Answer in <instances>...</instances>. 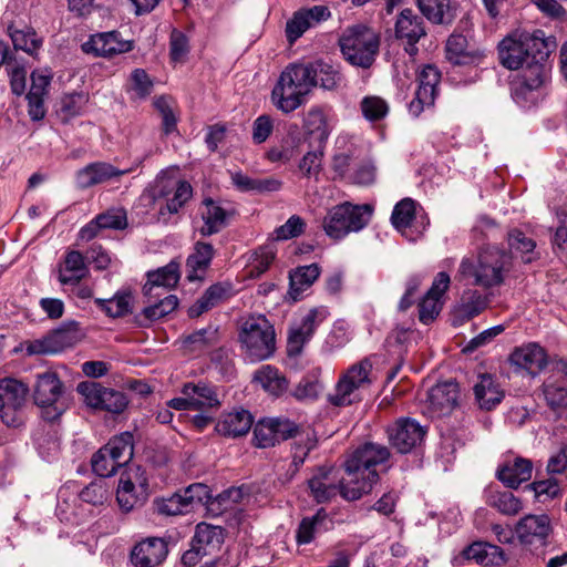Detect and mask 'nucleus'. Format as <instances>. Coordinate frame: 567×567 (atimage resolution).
<instances>
[{"instance_id": "f257e3e1", "label": "nucleus", "mask_w": 567, "mask_h": 567, "mask_svg": "<svg viewBox=\"0 0 567 567\" xmlns=\"http://www.w3.org/2000/svg\"><path fill=\"white\" fill-rule=\"evenodd\" d=\"M390 457L386 446L368 442L353 450L343 463L344 476L332 466H322L308 481L317 503H327L338 494L346 501H357L372 491L379 481L375 466Z\"/></svg>"}, {"instance_id": "f03ea898", "label": "nucleus", "mask_w": 567, "mask_h": 567, "mask_svg": "<svg viewBox=\"0 0 567 567\" xmlns=\"http://www.w3.org/2000/svg\"><path fill=\"white\" fill-rule=\"evenodd\" d=\"M512 256L495 246L483 247L477 256L462 258L455 279L458 281L473 280L483 288H492L503 284L505 274L509 271Z\"/></svg>"}, {"instance_id": "7ed1b4c3", "label": "nucleus", "mask_w": 567, "mask_h": 567, "mask_svg": "<svg viewBox=\"0 0 567 567\" xmlns=\"http://www.w3.org/2000/svg\"><path fill=\"white\" fill-rule=\"evenodd\" d=\"M315 87L305 63H290L280 73L272 91L271 102L282 113H291L306 102Z\"/></svg>"}, {"instance_id": "20e7f679", "label": "nucleus", "mask_w": 567, "mask_h": 567, "mask_svg": "<svg viewBox=\"0 0 567 567\" xmlns=\"http://www.w3.org/2000/svg\"><path fill=\"white\" fill-rule=\"evenodd\" d=\"M556 43L551 38H545L542 30L534 33H522L505 38L498 45L499 61L508 70H518L535 54L548 59Z\"/></svg>"}, {"instance_id": "39448f33", "label": "nucleus", "mask_w": 567, "mask_h": 567, "mask_svg": "<svg viewBox=\"0 0 567 567\" xmlns=\"http://www.w3.org/2000/svg\"><path fill=\"white\" fill-rule=\"evenodd\" d=\"M380 34L372 28L358 23L344 29L339 45L351 65L369 69L375 61L380 50Z\"/></svg>"}, {"instance_id": "423d86ee", "label": "nucleus", "mask_w": 567, "mask_h": 567, "mask_svg": "<svg viewBox=\"0 0 567 567\" xmlns=\"http://www.w3.org/2000/svg\"><path fill=\"white\" fill-rule=\"evenodd\" d=\"M373 212L374 208L370 204L344 202L327 210L321 226L329 238L341 240L350 233H358L367 227Z\"/></svg>"}, {"instance_id": "0eeeda50", "label": "nucleus", "mask_w": 567, "mask_h": 567, "mask_svg": "<svg viewBox=\"0 0 567 567\" xmlns=\"http://www.w3.org/2000/svg\"><path fill=\"white\" fill-rule=\"evenodd\" d=\"M239 339L251 361L266 360L276 349L274 327L264 316L246 319L243 323Z\"/></svg>"}, {"instance_id": "6e6552de", "label": "nucleus", "mask_w": 567, "mask_h": 567, "mask_svg": "<svg viewBox=\"0 0 567 567\" xmlns=\"http://www.w3.org/2000/svg\"><path fill=\"white\" fill-rule=\"evenodd\" d=\"M372 363L363 359L349 367L339 378L329 402L336 406H347L361 400V391L371 384Z\"/></svg>"}, {"instance_id": "1a4fd4ad", "label": "nucleus", "mask_w": 567, "mask_h": 567, "mask_svg": "<svg viewBox=\"0 0 567 567\" xmlns=\"http://www.w3.org/2000/svg\"><path fill=\"white\" fill-rule=\"evenodd\" d=\"M134 454L133 435L124 432L114 436L101 447L92 457V468L101 477H109L117 468L128 464Z\"/></svg>"}, {"instance_id": "9d476101", "label": "nucleus", "mask_w": 567, "mask_h": 567, "mask_svg": "<svg viewBox=\"0 0 567 567\" xmlns=\"http://www.w3.org/2000/svg\"><path fill=\"white\" fill-rule=\"evenodd\" d=\"M35 404L45 421H56L68 409L63 384L54 372L39 374L33 393Z\"/></svg>"}, {"instance_id": "9b49d317", "label": "nucleus", "mask_w": 567, "mask_h": 567, "mask_svg": "<svg viewBox=\"0 0 567 567\" xmlns=\"http://www.w3.org/2000/svg\"><path fill=\"white\" fill-rule=\"evenodd\" d=\"M538 53L533 55L513 83L512 93L518 103L534 102L536 93L550 79V65L547 63V59H540Z\"/></svg>"}, {"instance_id": "f8f14e48", "label": "nucleus", "mask_w": 567, "mask_h": 567, "mask_svg": "<svg viewBox=\"0 0 567 567\" xmlns=\"http://www.w3.org/2000/svg\"><path fill=\"white\" fill-rule=\"evenodd\" d=\"M150 496L148 478L140 466L131 467L121 474L116 501L124 513L144 505Z\"/></svg>"}, {"instance_id": "ddd939ff", "label": "nucleus", "mask_w": 567, "mask_h": 567, "mask_svg": "<svg viewBox=\"0 0 567 567\" xmlns=\"http://www.w3.org/2000/svg\"><path fill=\"white\" fill-rule=\"evenodd\" d=\"M76 390L83 396L86 405L95 410L120 414L128 404V400L123 392L103 386L95 381L81 382Z\"/></svg>"}, {"instance_id": "4468645a", "label": "nucleus", "mask_w": 567, "mask_h": 567, "mask_svg": "<svg viewBox=\"0 0 567 567\" xmlns=\"http://www.w3.org/2000/svg\"><path fill=\"white\" fill-rule=\"evenodd\" d=\"M157 197L164 198L165 203L158 208V220L168 223L173 215L178 214L183 206L192 198L193 188L186 181L161 178L156 184Z\"/></svg>"}, {"instance_id": "2eb2a0df", "label": "nucleus", "mask_w": 567, "mask_h": 567, "mask_svg": "<svg viewBox=\"0 0 567 567\" xmlns=\"http://www.w3.org/2000/svg\"><path fill=\"white\" fill-rule=\"evenodd\" d=\"M82 338L79 323L70 321L63 323L60 328L40 340L28 343L25 350L28 354H53L73 347Z\"/></svg>"}, {"instance_id": "dca6fc26", "label": "nucleus", "mask_w": 567, "mask_h": 567, "mask_svg": "<svg viewBox=\"0 0 567 567\" xmlns=\"http://www.w3.org/2000/svg\"><path fill=\"white\" fill-rule=\"evenodd\" d=\"M299 433V426L287 417H267L258 421L254 429V443L257 447L275 446Z\"/></svg>"}, {"instance_id": "f3484780", "label": "nucleus", "mask_w": 567, "mask_h": 567, "mask_svg": "<svg viewBox=\"0 0 567 567\" xmlns=\"http://www.w3.org/2000/svg\"><path fill=\"white\" fill-rule=\"evenodd\" d=\"M28 388L16 379L0 381V416L9 426H19V411L25 403Z\"/></svg>"}, {"instance_id": "a211bd4d", "label": "nucleus", "mask_w": 567, "mask_h": 567, "mask_svg": "<svg viewBox=\"0 0 567 567\" xmlns=\"http://www.w3.org/2000/svg\"><path fill=\"white\" fill-rule=\"evenodd\" d=\"M394 33L395 38L404 43V51L414 56L419 51L416 43L426 35V30L419 14L412 9H404L396 18Z\"/></svg>"}, {"instance_id": "6ab92c4d", "label": "nucleus", "mask_w": 567, "mask_h": 567, "mask_svg": "<svg viewBox=\"0 0 567 567\" xmlns=\"http://www.w3.org/2000/svg\"><path fill=\"white\" fill-rule=\"evenodd\" d=\"M329 312L324 307L310 309L300 320L291 326L288 334L289 354H299L315 333V330L327 319Z\"/></svg>"}, {"instance_id": "aec40b11", "label": "nucleus", "mask_w": 567, "mask_h": 567, "mask_svg": "<svg viewBox=\"0 0 567 567\" xmlns=\"http://www.w3.org/2000/svg\"><path fill=\"white\" fill-rule=\"evenodd\" d=\"M388 435L398 452L409 453L423 441L425 430L415 420L401 417L388 427Z\"/></svg>"}, {"instance_id": "412c9836", "label": "nucleus", "mask_w": 567, "mask_h": 567, "mask_svg": "<svg viewBox=\"0 0 567 567\" xmlns=\"http://www.w3.org/2000/svg\"><path fill=\"white\" fill-rule=\"evenodd\" d=\"M417 79L419 86L415 96L409 104V112L414 117H417L425 107L434 104L441 73L434 65L429 64L422 69Z\"/></svg>"}, {"instance_id": "4be33fe9", "label": "nucleus", "mask_w": 567, "mask_h": 567, "mask_svg": "<svg viewBox=\"0 0 567 567\" xmlns=\"http://www.w3.org/2000/svg\"><path fill=\"white\" fill-rule=\"evenodd\" d=\"M458 402V385L450 380L434 385L427 395L426 410L431 417H441L452 413Z\"/></svg>"}, {"instance_id": "5701e85b", "label": "nucleus", "mask_w": 567, "mask_h": 567, "mask_svg": "<svg viewBox=\"0 0 567 567\" xmlns=\"http://www.w3.org/2000/svg\"><path fill=\"white\" fill-rule=\"evenodd\" d=\"M167 544L158 537H150L134 546L131 561L135 567H157L166 558Z\"/></svg>"}, {"instance_id": "b1692460", "label": "nucleus", "mask_w": 567, "mask_h": 567, "mask_svg": "<svg viewBox=\"0 0 567 567\" xmlns=\"http://www.w3.org/2000/svg\"><path fill=\"white\" fill-rule=\"evenodd\" d=\"M132 48V42L121 40L115 31L94 34L82 45L84 52L104 58L128 52Z\"/></svg>"}, {"instance_id": "393cba45", "label": "nucleus", "mask_w": 567, "mask_h": 567, "mask_svg": "<svg viewBox=\"0 0 567 567\" xmlns=\"http://www.w3.org/2000/svg\"><path fill=\"white\" fill-rule=\"evenodd\" d=\"M131 168L118 169L106 162H94L76 172V185L85 189L131 173Z\"/></svg>"}, {"instance_id": "a878e982", "label": "nucleus", "mask_w": 567, "mask_h": 567, "mask_svg": "<svg viewBox=\"0 0 567 567\" xmlns=\"http://www.w3.org/2000/svg\"><path fill=\"white\" fill-rule=\"evenodd\" d=\"M515 533L523 544L544 542L551 533L550 519L545 514L526 515L517 522Z\"/></svg>"}, {"instance_id": "bb28decb", "label": "nucleus", "mask_w": 567, "mask_h": 567, "mask_svg": "<svg viewBox=\"0 0 567 567\" xmlns=\"http://www.w3.org/2000/svg\"><path fill=\"white\" fill-rule=\"evenodd\" d=\"M181 392L183 395H189L193 410L207 411L218 409L221 404L215 386L205 382L185 383Z\"/></svg>"}, {"instance_id": "cd10ccee", "label": "nucleus", "mask_w": 567, "mask_h": 567, "mask_svg": "<svg viewBox=\"0 0 567 567\" xmlns=\"http://www.w3.org/2000/svg\"><path fill=\"white\" fill-rule=\"evenodd\" d=\"M533 463L528 458L515 457L506 461L497 470V478L509 488H517L522 483L530 480Z\"/></svg>"}, {"instance_id": "c85d7f7f", "label": "nucleus", "mask_w": 567, "mask_h": 567, "mask_svg": "<svg viewBox=\"0 0 567 567\" xmlns=\"http://www.w3.org/2000/svg\"><path fill=\"white\" fill-rule=\"evenodd\" d=\"M462 558L485 566H501L507 561L502 548L485 542H474L464 548Z\"/></svg>"}, {"instance_id": "c756f323", "label": "nucleus", "mask_w": 567, "mask_h": 567, "mask_svg": "<svg viewBox=\"0 0 567 567\" xmlns=\"http://www.w3.org/2000/svg\"><path fill=\"white\" fill-rule=\"evenodd\" d=\"M254 419L247 410H237L224 414L216 424V431L224 436L237 437L248 433Z\"/></svg>"}, {"instance_id": "7c9ffc66", "label": "nucleus", "mask_w": 567, "mask_h": 567, "mask_svg": "<svg viewBox=\"0 0 567 567\" xmlns=\"http://www.w3.org/2000/svg\"><path fill=\"white\" fill-rule=\"evenodd\" d=\"M89 275V268L84 256L78 250H71L65 255L63 265L59 268L58 279L62 285H78Z\"/></svg>"}, {"instance_id": "2f4dec72", "label": "nucleus", "mask_w": 567, "mask_h": 567, "mask_svg": "<svg viewBox=\"0 0 567 567\" xmlns=\"http://www.w3.org/2000/svg\"><path fill=\"white\" fill-rule=\"evenodd\" d=\"M179 277V264L171 261L157 270L147 272V281L143 287V292L146 297H152L156 288H174Z\"/></svg>"}, {"instance_id": "473e14b6", "label": "nucleus", "mask_w": 567, "mask_h": 567, "mask_svg": "<svg viewBox=\"0 0 567 567\" xmlns=\"http://www.w3.org/2000/svg\"><path fill=\"white\" fill-rule=\"evenodd\" d=\"M511 361L518 368L534 374L546 365V354L542 347L536 343H529L516 349L511 354Z\"/></svg>"}, {"instance_id": "72a5a7b5", "label": "nucleus", "mask_w": 567, "mask_h": 567, "mask_svg": "<svg viewBox=\"0 0 567 567\" xmlns=\"http://www.w3.org/2000/svg\"><path fill=\"white\" fill-rule=\"evenodd\" d=\"M305 65L310 71V81L315 82V87L320 84L324 90H334L342 80L339 69L323 60H316Z\"/></svg>"}, {"instance_id": "f704fd0d", "label": "nucleus", "mask_w": 567, "mask_h": 567, "mask_svg": "<svg viewBox=\"0 0 567 567\" xmlns=\"http://www.w3.org/2000/svg\"><path fill=\"white\" fill-rule=\"evenodd\" d=\"M223 542V528L206 523H200L196 526L195 535L192 539L194 546H197L206 555H212L218 550Z\"/></svg>"}, {"instance_id": "c9c22d12", "label": "nucleus", "mask_w": 567, "mask_h": 567, "mask_svg": "<svg viewBox=\"0 0 567 567\" xmlns=\"http://www.w3.org/2000/svg\"><path fill=\"white\" fill-rule=\"evenodd\" d=\"M474 393L480 406L485 410L494 409L504 398V392L489 374L481 377L474 386Z\"/></svg>"}, {"instance_id": "e433bc0d", "label": "nucleus", "mask_w": 567, "mask_h": 567, "mask_svg": "<svg viewBox=\"0 0 567 567\" xmlns=\"http://www.w3.org/2000/svg\"><path fill=\"white\" fill-rule=\"evenodd\" d=\"M96 306L111 318L124 317L133 311L134 297L127 289L117 291L110 299L97 298Z\"/></svg>"}, {"instance_id": "4c0bfd02", "label": "nucleus", "mask_w": 567, "mask_h": 567, "mask_svg": "<svg viewBox=\"0 0 567 567\" xmlns=\"http://www.w3.org/2000/svg\"><path fill=\"white\" fill-rule=\"evenodd\" d=\"M320 272L321 270L318 264L301 266L290 272V297L295 301L298 300L301 293L319 278Z\"/></svg>"}, {"instance_id": "58836bf2", "label": "nucleus", "mask_w": 567, "mask_h": 567, "mask_svg": "<svg viewBox=\"0 0 567 567\" xmlns=\"http://www.w3.org/2000/svg\"><path fill=\"white\" fill-rule=\"evenodd\" d=\"M416 2L423 16L433 23H451L454 19L451 0H416Z\"/></svg>"}, {"instance_id": "ea45409f", "label": "nucleus", "mask_w": 567, "mask_h": 567, "mask_svg": "<svg viewBox=\"0 0 567 567\" xmlns=\"http://www.w3.org/2000/svg\"><path fill=\"white\" fill-rule=\"evenodd\" d=\"M254 381L274 396H279L288 389V381L285 375L271 365H262L257 370Z\"/></svg>"}, {"instance_id": "a19ab883", "label": "nucleus", "mask_w": 567, "mask_h": 567, "mask_svg": "<svg viewBox=\"0 0 567 567\" xmlns=\"http://www.w3.org/2000/svg\"><path fill=\"white\" fill-rule=\"evenodd\" d=\"M446 59L455 65L473 63L478 54L468 50V43L464 35L452 34L446 41Z\"/></svg>"}, {"instance_id": "79ce46f5", "label": "nucleus", "mask_w": 567, "mask_h": 567, "mask_svg": "<svg viewBox=\"0 0 567 567\" xmlns=\"http://www.w3.org/2000/svg\"><path fill=\"white\" fill-rule=\"evenodd\" d=\"M205 210L202 213L204 225L199 233L202 236H210L219 233L226 226V212L213 199L204 200Z\"/></svg>"}, {"instance_id": "37998d69", "label": "nucleus", "mask_w": 567, "mask_h": 567, "mask_svg": "<svg viewBox=\"0 0 567 567\" xmlns=\"http://www.w3.org/2000/svg\"><path fill=\"white\" fill-rule=\"evenodd\" d=\"M303 128L320 143L327 141L330 127L323 110L318 106L311 107L305 115Z\"/></svg>"}, {"instance_id": "c03bdc74", "label": "nucleus", "mask_w": 567, "mask_h": 567, "mask_svg": "<svg viewBox=\"0 0 567 567\" xmlns=\"http://www.w3.org/2000/svg\"><path fill=\"white\" fill-rule=\"evenodd\" d=\"M487 504L507 516H515L523 509L522 501L507 491L491 492L487 497Z\"/></svg>"}, {"instance_id": "a18cd8bd", "label": "nucleus", "mask_w": 567, "mask_h": 567, "mask_svg": "<svg viewBox=\"0 0 567 567\" xmlns=\"http://www.w3.org/2000/svg\"><path fill=\"white\" fill-rule=\"evenodd\" d=\"M508 245L512 254L519 256L525 264L532 262L536 257L535 241L518 229L508 234Z\"/></svg>"}, {"instance_id": "49530a36", "label": "nucleus", "mask_w": 567, "mask_h": 567, "mask_svg": "<svg viewBox=\"0 0 567 567\" xmlns=\"http://www.w3.org/2000/svg\"><path fill=\"white\" fill-rule=\"evenodd\" d=\"M214 252V247L208 243L195 244L194 252L187 258V266L192 268V272L187 276L188 280L197 278L195 275L197 270H205L209 266Z\"/></svg>"}, {"instance_id": "de8ad7c7", "label": "nucleus", "mask_w": 567, "mask_h": 567, "mask_svg": "<svg viewBox=\"0 0 567 567\" xmlns=\"http://www.w3.org/2000/svg\"><path fill=\"white\" fill-rule=\"evenodd\" d=\"M154 509L157 514L163 516H176L189 512L181 492H177L169 497L155 499Z\"/></svg>"}, {"instance_id": "09e8293b", "label": "nucleus", "mask_w": 567, "mask_h": 567, "mask_svg": "<svg viewBox=\"0 0 567 567\" xmlns=\"http://www.w3.org/2000/svg\"><path fill=\"white\" fill-rule=\"evenodd\" d=\"M415 216V203L411 198L400 200L393 208L391 215L392 225L398 230L406 229Z\"/></svg>"}, {"instance_id": "8fccbe9b", "label": "nucleus", "mask_w": 567, "mask_h": 567, "mask_svg": "<svg viewBox=\"0 0 567 567\" xmlns=\"http://www.w3.org/2000/svg\"><path fill=\"white\" fill-rule=\"evenodd\" d=\"M275 255V250L270 246L258 248L251 256L247 270L248 275L255 278L262 275L272 264Z\"/></svg>"}, {"instance_id": "3c124183", "label": "nucleus", "mask_w": 567, "mask_h": 567, "mask_svg": "<svg viewBox=\"0 0 567 567\" xmlns=\"http://www.w3.org/2000/svg\"><path fill=\"white\" fill-rule=\"evenodd\" d=\"M9 35L16 50H22L29 54H33L41 44L35 32L30 29L18 30L9 27Z\"/></svg>"}, {"instance_id": "603ef678", "label": "nucleus", "mask_w": 567, "mask_h": 567, "mask_svg": "<svg viewBox=\"0 0 567 567\" xmlns=\"http://www.w3.org/2000/svg\"><path fill=\"white\" fill-rule=\"evenodd\" d=\"M317 446V439L315 435H307V437L299 440L293 443L291 449V475H295L299 468L303 465L310 451Z\"/></svg>"}, {"instance_id": "864d4df0", "label": "nucleus", "mask_w": 567, "mask_h": 567, "mask_svg": "<svg viewBox=\"0 0 567 567\" xmlns=\"http://www.w3.org/2000/svg\"><path fill=\"white\" fill-rule=\"evenodd\" d=\"M360 107L363 116L371 122L380 121L389 113L386 101L375 95L363 97Z\"/></svg>"}, {"instance_id": "5fc2aeb1", "label": "nucleus", "mask_w": 567, "mask_h": 567, "mask_svg": "<svg viewBox=\"0 0 567 567\" xmlns=\"http://www.w3.org/2000/svg\"><path fill=\"white\" fill-rule=\"evenodd\" d=\"M177 306V297L174 295H168L161 299L158 302L144 308L142 316L147 321H155L173 312Z\"/></svg>"}, {"instance_id": "6e6d98bb", "label": "nucleus", "mask_w": 567, "mask_h": 567, "mask_svg": "<svg viewBox=\"0 0 567 567\" xmlns=\"http://www.w3.org/2000/svg\"><path fill=\"white\" fill-rule=\"evenodd\" d=\"M487 307V299L478 291L468 290L462 297L460 311L463 317L471 319L480 315Z\"/></svg>"}, {"instance_id": "4d7b16f0", "label": "nucleus", "mask_w": 567, "mask_h": 567, "mask_svg": "<svg viewBox=\"0 0 567 567\" xmlns=\"http://www.w3.org/2000/svg\"><path fill=\"white\" fill-rule=\"evenodd\" d=\"M109 497V488L102 478L90 483L80 492V498L92 505H103Z\"/></svg>"}, {"instance_id": "13d9d810", "label": "nucleus", "mask_w": 567, "mask_h": 567, "mask_svg": "<svg viewBox=\"0 0 567 567\" xmlns=\"http://www.w3.org/2000/svg\"><path fill=\"white\" fill-rule=\"evenodd\" d=\"M153 104L162 116L165 134L174 132L176 130L177 118L175 116L173 101L167 96H159L154 100Z\"/></svg>"}, {"instance_id": "bf43d9fd", "label": "nucleus", "mask_w": 567, "mask_h": 567, "mask_svg": "<svg viewBox=\"0 0 567 567\" xmlns=\"http://www.w3.org/2000/svg\"><path fill=\"white\" fill-rule=\"evenodd\" d=\"M307 223L299 215L290 216L287 221L276 228L275 234L278 240H288L301 236L306 231Z\"/></svg>"}, {"instance_id": "052dcab7", "label": "nucleus", "mask_w": 567, "mask_h": 567, "mask_svg": "<svg viewBox=\"0 0 567 567\" xmlns=\"http://www.w3.org/2000/svg\"><path fill=\"white\" fill-rule=\"evenodd\" d=\"M153 81L143 69H135L130 76V89L138 99H146L153 91Z\"/></svg>"}, {"instance_id": "680f3d73", "label": "nucleus", "mask_w": 567, "mask_h": 567, "mask_svg": "<svg viewBox=\"0 0 567 567\" xmlns=\"http://www.w3.org/2000/svg\"><path fill=\"white\" fill-rule=\"evenodd\" d=\"M217 340V330L213 327L197 330L188 334L184 343L189 346L192 350H203L213 346Z\"/></svg>"}, {"instance_id": "e2e57ef3", "label": "nucleus", "mask_w": 567, "mask_h": 567, "mask_svg": "<svg viewBox=\"0 0 567 567\" xmlns=\"http://www.w3.org/2000/svg\"><path fill=\"white\" fill-rule=\"evenodd\" d=\"M311 27L312 23L309 22L303 10L295 12L292 18L286 24L287 40L290 43H293Z\"/></svg>"}, {"instance_id": "0e129e2a", "label": "nucleus", "mask_w": 567, "mask_h": 567, "mask_svg": "<svg viewBox=\"0 0 567 567\" xmlns=\"http://www.w3.org/2000/svg\"><path fill=\"white\" fill-rule=\"evenodd\" d=\"M179 492L189 511H192L195 504L207 503L212 497L209 487L202 483L192 484Z\"/></svg>"}, {"instance_id": "69168bd1", "label": "nucleus", "mask_w": 567, "mask_h": 567, "mask_svg": "<svg viewBox=\"0 0 567 567\" xmlns=\"http://www.w3.org/2000/svg\"><path fill=\"white\" fill-rule=\"evenodd\" d=\"M189 52V44L187 37L174 29L169 38V54L174 62H183Z\"/></svg>"}, {"instance_id": "338daca9", "label": "nucleus", "mask_w": 567, "mask_h": 567, "mask_svg": "<svg viewBox=\"0 0 567 567\" xmlns=\"http://www.w3.org/2000/svg\"><path fill=\"white\" fill-rule=\"evenodd\" d=\"M443 302L439 298L425 295L419 305V319L424 324H429L439 316Z\"/></svg>"}, {"instance_id": "774afa93", "label": "nucleus", "mask_w": 567, "mask_h": 567, "mask_svg": "<svg viewBox=\"0 0 567 567\" xmlns=\"http://www.w3.org/2000/svg\"><path fill=\"white\" fill-rule=\"evenodd\" d=\"M545 399L551 409L567 406V388L556 383H546L544 386Z\"/></svg>"}]
</instances>
